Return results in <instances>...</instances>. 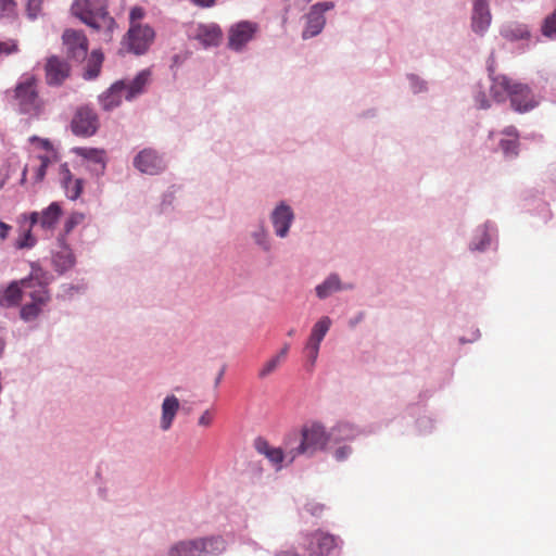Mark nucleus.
<instances>
[{"instance_id":"obj_26","label":"nucleus","mask_w":556,"mask_h":556,"mask_svg":"<svg viewBox=\"0 0 556 556\" xmlns=\"http://www.w3.org/2000/svg\"><path fill=\"white\" fill-rule=\"evenodd\" d=\"M125 80H117L110 86L99 97V103L104 111H112L122 104L123 94L125 96Z\"/></svg>"},{"instance_id":"obj_17","label":"nucleus","mask_w":556,"mask_h":556,"mask_svg":"<svg viewBox=\"0 0 556 556\" xmlns=\"http://www.w3.org/2000/svg\"><path fill=\"white\" fill-rule=\"evenodd\" d=\"M355 288L353 282L342 281L340 275L336 271L328 274L325 279L316 285L315 294L318 300L325 301L333 294L352 291Z\"/></svg>"},{"instance_id":"obj_27","label":"nucleus","mask_w":556,"mask_h":556,"mask_svg":"<svg viewBox=\"0 0 556 556\" xmlns=\"http://www.w3.org/2000/svg\"><path fill=\"white\" fill-rule=\"evenodd\" d=\"M223 36L222 28L215 23L199 24L194 39L198 40L204 48L217 47Z\"/></svg>"},{"instance_id":"obj_25","label":"nucleus","mask_w":556,"mask_h":556,"mask_svg":"<svg viewBox=\"0 0 556 556\" xmlns=\"http://www.w3.org/2000/svg\"><path fill=\"white\" fill-rule=\"evenodd\" d=\"M497 149L507 160H513L519 154V132L515 126H507L501 132Z\"/></svg>"},{"instance_id":"obj_51","label":"nucleus","mask_w":556,"mask_h":556,"mask_svg":"<svg viewBox=\"0 0 556 556\" xmlns=\"http://www.w3.org/2000/svg\"><path fill=\"white\" fill-rule=\"evenodd\" d=\"M61 288H62L63 296H73L76 293H84L86 290L85 285H73V283L62 285Z\"/></svg>"},{"instance_id":"obj_43","label":"nucleus","mask_w":556,"mask_h":556,"mask_svg":"<svg viewBox=\"0 0 556 556\" xmlns=\"http://www.w3.org/2000/svg\"><path fill=\"white\" fill-rule=\"evenodd\" d=\"M37 239L33 236L31 229L23 230L17 240L15 241L16 249H31L36 245Z\"/></svg>"},{"instance_id":"obj_1","label":"nucleus","mask_w":556,"mask_h":556,"mask_svg":"<svg viewBox=\"0 0 556 556\" xmlns=\"http://www.w3.org/2000/svg\"><path fill=\"white\" fill-rule=\"evenodd\" d=\"M490 94L495 102L509 99L511 109L520 114L528 113L539 106L541 97L533 92L525 83L516 81L506 75L490 74Z\"/></svg>"},{"instance_id":"obj_61","label":"nucleus","mask_w":556,"mask_h":556,"mask_svg":"<svg viewBox=\"0 0 556 556\" xmlns=\"http://www.w3.org/2000/svg\"><path fill=\"white\" fill-rule=\"evenodd\" d=\"M40 216H41V214L38 213V212H33V213L29 214L28 220H29V228L30 229H31V227H34L37 224L40 225Z\"/></svg>"},{"instance_id":"obj_64","label":"nucleus","mask_w":556,"mask_h":556,"mask_svg":"<svg viewBox=\"0 0 556 556\" xmlns=\"http://www.w3.org/2000/svg\"><path fill=\"white\" fill-rule=\"evenodd\" d=\"M98 495L103 500H108V490L103 486H100L98 489Z\"/></svg>"},{"instance_id":"obj_3","label":"nucleus","mask_w":556,"mask_h":556,"mask_svg":"<svg viewBox=\"0 0 556 556\" xmlns=\"http://www.w3.org/2000/svg\"><path fill=\"white\" fill-rule=\"evenodd\" d=\"M72 12L86 25L97 30H103L104 41L112 39V33L117 25L109 14L106 3L103 0H74Z\"/></svg>"},{"instance_id":"obj_5","label":"nucleus","mask_w":556,"mask_h":556,"mask_svg":"<svg viewBox=\"0 0 556 556\" xmlns=\"http://www.w3.org/2000/svg\"><path fill=\"white\" fill-rule=\"evenodd\" d=\"M21 283L25 288V298H29L30 302L21 307L20 316L24 321L29 323L40 315L43 306L49 302L50 295L47 286L34 273L29 277L21 279Z\"/></svg>"},{"instance_id":"obj_56","label":"nucleus","mask_w":556,"mask_h":556,"mask_svg":"<svg viewBox=\"0 0 556 556\" xmlns=\"http://www.w3.org/2000/svg\"><path fill=\"white\" fill-rule=\"evenodd\" d=\"M274 556H301L294 546H287L277 549Z\"/></svg>"},{"instance_id":"obj_59","label":"nucleus","mask_w":556,"mask_h":556,"mask_svg":"<svg viewBox=\"0 0 556 556\" xmlns=\"http://www.w3.org/2000/svg\"><path fill=\"white\" fill-rule=\"evenodd\" d=\"M365 312H357L354 316L350 318L349 326L354 328L356 325H358L365 319Z\"/></svg>"},{"instance_id":"obj_50","label":"nucleus","mask_w":556,"mask_h":556,"mask_svg":"<svg viewBox=\"0 0 556 556\" xmlns=\"http://www.w3.org/2000/svg\"><path fill=\"white\" fill-rule=\"evenodd\" d=\"M243 543L251 548L253 556H274V554H271L268 549L263 548L252 539H247L243 541Z\"/></svg>"},{"instance_id":"obj_52","label":"nucleus","mask_w":556,"mask_h":556,"mask_svg":"<svg viewBox=\"0 0 556 556\" xmlns=\"http://www.w3.org/2000/svg\"><path fill=\"white\" fill-rule=\"evenodd\" d=\"M318 357V350H307L304 356V367L307 371H311Z\"/></svg>"},{"instance_id":"obj_58","label":"nucleus","mask_w":556,"mask_h":556,"mask_svg":"<svg viewBox=\"0 0 556 556\" xmlns=\"http://www.w3.org/2000/svg\"><path fill=\"white\" fill-rule=\"evenodd\" d=\"M192 4L202 8L208 9L213 8L216 4V0H189Z\"/></svg>"},{"instance_id":"obj_4","label":"nucleus","mask_w":556,"mask_h":556,"mask_svg":"<svg viewBox=\"0 0 556 556\" xmlns=\"http://www.w3.org/2000/svg\"><path fill=\"white\" fill-rule=\"evenodd\" d=\"M14 99L21 114L38 118L45 111V100L39 96L38 78L31 73L20 76L14 87Z\"/></svg>"},{"instance_id":"obj_11","label":"nucleus","mask_w":556,"mask_h":556,"mask_svg":"<svg viewBox=\"0 0 556 556\" xmlns=\"http://www.w3.org/2000/svg\"><path fill=\"white\" fill-rule=\"evenodd\" d=\"M269 220L275 236L279 239H286L295 220L294 210L287 201L281 200L276 203L269 213Z\"/></svg>"},{"instance_id":"obj_42","label":"nucleus","mask_w":556,"mask_h":556,"mask_svg":"<svg viewBox=\"0 0 556 556\" xmlns=\"http://www.w3.org/2000/svg\"><path fill=\"white\" fill-rule=\"evenodd\" d=\"M286 352L287 350H280L279 353H277L268 362H266L263 368L260 370L258 376L261 378H265L266 376L270 375L278 367L279 364L285 362L287 357Z\"/></svg>"},{"instance_id":"obj_30","label":"nucleus","mask_w":556,"mask_h":556,"mask_svg":"<svg viewBox=\"0 0 556 556\" xmlns=\"http://www.w3.org/2000/svg\"><path fill=\"white\" fill-rule=\"evenodd\" d=\"M151 71L149 68L140 71L134 79L126 84L125 99L132 101L142 93H144L147 86L150 83Z\"/></svg>"},{"instance_id":"obj_40","label":"nucleus","mask_w":556,"mask_h":556,"mask_svg":"<svg viewBox=\"0 0 556 556\" xmlns=\"http://www.w3.org/2000/svg\"><path fill=\"white\" fill-rule=\"evenodd\" d=\"M409 90L413 94L427 93L429 91V83L415 73L406 74Z\"/></svg>"},{"instance_id":"obj_55","label":"nucleus","mask_w":556,"mask_h":556,"mask_svg":"<svg viewBox=\"0 0 556 556\" xmlns=\"http://www.w3.org/2000/svg\"><path fill=\"white\" fill-rule=\"evenodd\" d=\"M481 333L478 328L472 329L468 337H460L458 339L459 344H468V343H475L479 338Z\"/></svg>"},{"instance_id":"obj_35","label":"nucleus","mask_w":556,"mask_h":556,"mask_svg":"<svg viewBox=\"0 0 556 556\" xmlns=\"http://www.w3.org/2000/svg\"><path fill=\"white\" fill-rule=\"evenodd\" d=\"M40 227L46 230H51L58 224L62 208L60 203L52 202L48 207L41 211Z\"/></svg>"},{"instance_id":"obj_7","label":"nucleus","mask_w":556,"mask_h":556,"mask_svg":"<svg viewBox=\"0 0 556 556\" xmlns=\"http://www.w3.org/2000/svg\"><path fill=\"white\" fill-rule=\"evenodd\" d=\"M339 536L316 530L304 535L303 545L312 556H339L341 552Z\"/></svg>"},{"instance_id":"obj_33","label":"nucleus","mask_w":556,"mask_h":556,"mask_svg":"<svg viewBox=\"0 0 556 556\" xmlns=\"http://www.w3.org/2000/svg\"><path fill=\"white\" fill-rule=\"evenodd\" d=\"M532 85L540 92H556V68L544 67L539 70Z\"/></svg>"},{"instance_id":"obj_23","label":"nucleus","mask_w":556,"mask_h":556,"mask_svg":"<svg viewBox=\"0 0 556 556\" xmlns=\"http://www.w3.org/2000/svg\"><path fill=\"white\" fill-rule=\"evenodd\" d=\"M60 185L63 188L68 200H77L84 190V179L74 178L67 163H63L59 167Z\"/></svg>"},{"instance_id":"obj_32","label":"nucleus","mask_w":556,"mask_h":556,"mask_svg":"<svg viewBox=\"0 0 556 556\" xmlns=\"http://www.w3.org/2000/svg\"><path fill=\"white\" fill-rule=\"evenodd\" d=\"M199 556H217L226 549V541L220 535L197 539Z\"/></svg>"},{"instance_id":"obj_22","label":"nucleus","mask_w":556,"mask_h":556,"mask_svg":"<svg viewBox=\"0 0 556 556\" xmlns=\"http://www.w3.org/2000/svg\"><path fill=\"white\" fill-rule=\"evenodd\" d=\"M522 207L531 213L538 215L544 223H546L552 213L545 202L535 189H527L522 193Z\"/></svg>"},{"instance_id":"obj_12","label":"nucleus","mask_w":556,"mask_h":556,"mask_svg":"<svg viewBox=\"0 0 556 556\" xmlns=\"http://www.w3.org/2000/svg\"><path fill=\"white\" fill-rule=\"evenodd\" d=\"M99 116L93 108L83 105L77 108L71 122V129L79 137H91L99 129Z\"/></svg>"},{"instance_id":"obj_44","label":"nucleus","mask_w":556,"mask_h":556,"mask_svg":"<svg viewBox=\"0 0 556 556\" xmlns=\"http://www.w3.org/2000/svg\"><path fill=\"white\" fill-rule=\"evenodd\" d=\"M542 33L545 37L556 40V9L544 20Z\"/></svg>"},{"instance_id":"obj_13","label":"nucleus","mask_w":556,"mask_h":556,"mask_svg":"<svg viewBox=\"0 0 556 556\" xmlns=\"http://www.w3.org/2000/svg\"><path fill=\"white\" fill-rule=\"evenodd\" d=\"M154 36V29L149 25H130L125 42L130 52L136 55H142L153 42Z\"/></svg>"},{"instance_id":"obj_62","label":"nucleus","mask_w":556,"mask_h":556,"mask_svg":"<svg viewBox=\"0 0 556 556\" xmlns=\"http://www.w3.org/2000/svg\"><path fill=\"white\" fill-rule=\"evenodd\" d=\"M546 175L548 180L556 185V164H552L548 166Z\"/></svg>"},{"instance_id":"obj_14","label":"nucleus","mask_w":556,"mask_h":556,"mask_svg":"<svg viewBox=\"0 0 556 556\" xmlns=\"http://www.w3.org/2000/svg\"><path fill=\"white\" fill-rule=\"evenodd\" d=\"M45 80L49 87H61L71 76L70 64L58 55L47 58L45 66Z\"/></svg>"},{"instance_id":"obj_28","label":"nucleus","mask_w":556,"mask_h":556,"mask_svg":"<svg viewBox=\"0 0 556 556\" xmlns=\"http://www.w3.org/2000/svg\"><path fill=\"white\" fill-rule=\"evenodd\" d=\"M361 433L362 431L357 427L349 422H339L328 431L329 443L341 444L350 442L355 440Z\"/></svg>"},{"instance_id":"obj_8","label":"nucleus","mask_w":556,"mask_h":556,"mask_svg":"<svg viewBox=\"0 0 556 556\" xmlns=\"http://www.w3.org/2000/svg\"><path fill=\"white\" fill-rule=\"evenodd\" d=\"M132 166L140 174L157 176L166 170L167 160L165 153L154 148L147 147L138 151L134 156Z\"/></svg>"},{"instance_id":"obj_53","label":"nucleus","mask_w":556,"mask_h":556,"mask_svg":"<svg viewBox=\"0 0 556 556\" xmlns=\"http://www.w3.org/2000/svg\"><path fill=\"white\" fill-rule=\"evenodd\" d=\"M305 510L307 513H309L311 515L313 516H320L325 506L323 504H319V503H315V502H309L305 505Z\"/></svg>"},{"instance_id":"obj_19","label":"nucleus","mask_w":556,"mask_h":556,"mask_svg":"<svg viewBox=\"0 0 556 556\" xmlns=\"http://www.w3.org/2000/svg\"><path fill=\"white\" fill-rule=\"evenodd\" d=\"M471 29L475 34L483 36L490 28L492 14L488 0H471Z\"/></svg>"},{"instance_id":"obj_16","label":"nucleus","mask_w":556,"mask_h":556,"mask_svg":"<svg viewBox=\"0 0 556 556\" xmlns=\"http://www.w3.org/2000/svg\"><path fill=\"white\" fill-rule=\"evenodd\" d=\"M66 54L70 59L80 62L87 58L88 40L86 36L74 29H66L62 36Z\"/></svg>"},{"instance_id":"obj_9","label":"nucleus","mask_w":556,"mask_h":556,"mask_svg":"<svg viewBox=\"0 0 556 556\" xmlns=\"http://www.w3.org/2000/svg\"><path fill=\"white\" fill-rule=\"evenodd\" d=\"M498 243L497 226L492 220L478 225L471 233L468 242V250L471 253H485L496 250Z\"/></svg>"},{"instance_id":"obj_39","label":"nucleus","mask_w":556,"mask_h":556,"mask_svg":"<svg viewBox=\"0 0 556 556\" xmlns=\"http://www.w3.org/2000/svg\"><path fill=\"white\" fill-rule=\"evenodd\" d=\"M488 89L490 90V86L485 87L481 83H478L473 87L472 97L475 106L479 110H488L492 105V100H494L492 97L490 98L488 96Z\"/></svg>"},{"instance_id":"obj_18","label":"nucleus","mask_w":556,"mask_h":556,"mask_svg":"<svg viewBox=\"0 0 556 556\" xmlns=\"http://www.w3.org/2000/svg\"><path fill=\"white\" fill-rule=\"evenodd\" d=\"M72 151L88 162L87 169L91 175L97 177L104 175L108 160L103 149L75 147Z\"/></svg>"},{"instance_id":"obj_6","label":"nucleus","mask_w":556,"mask_h":556,"mask_svg":"<svg viewBox=\"0 0 556 556\" xmlns=\"http://www.w3.org/2000/svg\"><path fill=\"white\" fill-rule=\"evenodd\" d=\"M336 8L333 1H318L312 4L302 16L303 28L301 38L308 40L319 36L326 27V13Z\"/></svg>"},{"instance_id":"obj_15","label":"nucleus","mask_w":556,"mask_h":556,"mask_svg":"<svg viewBox=\"0 0 556 556\" xmlns=\"http://www.w3.org/2000/svg\"><path fill=\"white\" fill-rule=\"evenodd\" d=\"M51 263L54 270L61 275L72 269L76 264V256L66 243L64 236L58 238L56 247L51 251Z\"/></svg>"},{"instance_id":"obj_31","label":"nucleus","mask_w":556,"mask_h":556,"mask_svg":"<svg viewBox=\"0 0 556 556\" xmlns=\"http://www.w3.org/2000/svg\"><path fill=\"white\" fill-rule=\"evenodd\" d=\"M23 296H25V288L22 286L21 280L12 281L5 289L0 290V307L10 308L17 306Z\"/></svg>"},{"instance_id":"obj_46","label":"nucleus","mask_w":556,"mask_h":556,"mask_svg":"<svg viewBox=\"0 0 556 556\" xmlns=\"http://www.w3.org/2000/svg\"><path fill=\"white\" fill-rule=\"evenodd\" d=\"M20 51L17 40L8 39L5 41L0 40V56H9L16 54Z\"/></svg>"},{"instance_id":"obj_34","label":"nucleus","mask_w":556,"mask_h":556,"mask_svg":"<svg viewBox=\"0 0 556 556\" xmlns=\"http://www.w3.org/2000/svg\"><path fill=\"white\" fill-rule=\"evenodd\" d=\"M501 36L507 40L517 41L530 38V31L527 25L513 22L502 26Z\"/></svg>"},{"instance_id":"obj_21","label":"nucleus","mask_w":556,"mask_h":556,"mask_svg":"<svg viewBox=\"0 0 556 556\" xmlns=\"http://www.w3.org/2000/svg\"><path fill=\"white\" fill-rule=\"evenodd\" d=\"M249 237L253 245L262 253L269 254L273 252L275 241L264 219L251 226Z\"/></svg>"},{"instance_id":"obj_47","label":"nucleus","mask_w":556,"mask_h":556,"mask_svg":"<svg viewBox=\"0 0 556 556\" xmlns=\"http://www.w3.org/2000/svg\"><path fill=\"white\" fill-rule=\"evenodd\" d=\"M43 0H28L26 4L27 17L35 21L41 13Z\"/></svg>"},{"instance_id":"obj_38","label":"nucleus","mask_w":556,"mask_h":556,"mask_svg":"<svg viewBox=\"0 0 556 556\" xmlns=\"http://www.w3.org/2000/svg\"><path fill=\"white\" fill-rule=\"evenodd\" d=\"M168 556H199L197 541H180L174 544L168 551Z\"/></svg>"},{"instance_id":"obj_45","label":"nucleus","mask_w":556,"mask_h":556,"mask_svg":"<svg viewBox=\"0 0 556 556\" xmlns=\"http://www.w3.org/2000/svg\"><path fill=\"white\" fill-rule=\"evenodd\" d=\"M333 445L334 444H330L328 447L333 446ZM337 445H338V447L334 448V451L332 453L333 458L339 463H342V462H345L346 459H349V457L353 453L352 446L346 443H341V444H337Z\"/></svg>"},{"instance_id":"obj_2","label":"nucleus","mask_w":556,"mask_h":556,"mask_svg":"<svg viewBox=\"0 0 556 556\" xmlns=\"http://www.w3.org/2000/svg\"><path fill=\"white\" fill-rule=\"evenodd\" d=\"M285 444L288 448L289 463L299 456L313 457L317 452L325 451L330 445L328 431L320 422L305 424L301 428L300 438L290 434Z\"/></svg>"},{"instance_id":"obj_10","label":"nucleus","mask_w":556,"mask_h":556,"mask_svg":"<svg viewBox=\"0 0 556 556\" xmlns=\"http://www.w3.org/2000/svg\"><path fill=\"white\" fill-rule=\"evenodd\" d=\"M257 31L258 24L252 21H240L232 24L228 28V49L236 53L243 52Z\"/></svg>"},{"instance_id":"obj_41","label":"nucleus","mask_w":556,"mask_h":556,"mask_svg":"<svg viewBox=\"0 0 556 556\" xmlns=\"http://www.w3.org/2000/svg\"><path fill=\"white\" fill-rule=\"evenodd\" d=\"M0 17L14 22L17 17V3L15 0H0Z\"/></svg>"},{"instance_id":"obj_54","label":"nucleus","mask_w":556,"mask_h":556,"mask_svg":"<svg viewBox=\"0 0 556 556\" xmlns=\"http://www.w3.org/2000/svg\"><path fill=\"white\" fill-rule=\"evenodd\" d=\"M144 10L141 7H134L129 12L130 25H137L136 22L143 18Z\"/></svg>"},{"instance_id":"obj_48","label":"nucleus","mask_w":556,"mask_h":556,"mask_svg":"<svg viewBox=\"0 0 556 556\" xmlns=\"http://www.w3.org/2000/svg\"><path fill=\"white\" fill-rule=\"evenodd\" d=\"M84 219V215L80 213H74L70 217L66 218L64 223V233L62 236L68 235L79 223Z\"/></svg>"},{"instance_id":"obj_49","label":"nucleus","mask_w":556,"mask_h":556,"mask_svg":"<svg viewBox=\"0 0 556 556\" xmlns=\"http://www.w3.org/2000/svg\"><path fill=\"white\" fill-rule=\"evenodd\" d=\"M39 160H40V164L39 166L35 169V181L36 182H40L43 180L46 174H47V168L49 166V163H50V159L48 156H39Z\"/></svg>"},{"instance_id":"obj_57","label":"nucleus","mask_w":556,"mask_h":556,"mask_svg":"<svg viewBox=\"0 0 556 556\" xmlns=\"http://www.w3.org/2000/svg\"><path fill=\"white\" fill-rule=\"evenodd\" d=\"M213 416L210 409L203 412V414L198 419V425L202 427H208L212 424Z\"/></svg>"},{"instance_id":"obj_60","label":"nucleus","mask_w":556,"mask_h":556,"mask_svg":"<svg viewBox=\"0 0 556 556\" xmlns=\"http://www.w3.org/2000/svg\"><path fill=\"white\" fill-rule=\"evenodd\" d=\"M11 230V226L5 224L4 222L0 220V239L5 240L9 236V232Z\"/></svg>"},{"instance_id":"obj_37","label":"nucleus","mask_w":556,"mask_h":556,"mask_svg":"<svg viewBox=\"0 0 556 556\" xmlns=\"http://www.w3.org/2000/svg\"><path fill=\"white\" fill-rule=\"evenodd\" d=\"M102 62L103 53L99 50H93L87 60V64L83 73V78L85 80L96 79L100 74Z\"/></svg>"},{"instance_id":"obj_20","label":"nucleus","mask_w":556,"mask_h":556,"mask_svg":"<svg viewBox=\"0 0 556 556\" xmlns=\"http://www.w3.org/2000/svg\"><path fill=\"white\" fill-rule=\"evenodd\" d=\"M254 447L257 453L264 455L268 462L275 467L276 471H279L283 468L285 459L290 460V456H288V448L283 451L281 447L271 446L267 440L262 437H257L254 440ZM285 447H287L285 445Z\"/></svg>"},{"instance_id":"obj_24","label":"nucleus","mask_w":556,"mask_h":556,"mask_svg":"<svg viewBox=\"0 0 556 556\" xmlns=\"http://www.w3.org/2000/svg\"><path fill=\"white\" fill-rule=\"evenodd\" d=\"M420 406L417 404L407 407L405 415L394 419L396 425L408 424L415 420L416 430L419 434H428L434 428V420L428 415H420L415 419L416 415L420 412Z\"/></svg>"},{"instance_id":"obj_63","label":"nucleus","mask_w":556,"mask_h":556,"mask_svg":"<svg viewBox=\"0 0 556 556\" xmlns=\"http://www.w3.org/2000/svg\"><path fill=\"white\" fill-rule=\"evenodd\" d=\"M225 371H226V365H223L220 370L218 371L216 378H215V381H214V387L217 388L225 375Z\"/></svg>"},{"instance_id":"obj_29","label":"nucleus","mask_w":556,"mask_h":556,"mask_svg":"<svg viewBox=\"0 0 556 556\" xmlns=\"http://www.w3.org/2000/svg\"><path fill=\"white\" fill-rule=\"evenodd\" d=\"M180 402L174 394L166 395L161 405L160 428L167 431L172 428L175 417L179 410Z\"/></svg>"},{"instance_id":"obj_36","label":"nucleus","mask_w":556,"mask_h":556,"mask_svg":"<svg viewBox=\"0 0 556 556\" xmlns=\"http://www.w3.org/2000/svg\"><path fill=\"white\" fill-rule=\"evenodd\" d=\"M331 324V319L328 316H324L313 326L308 339V348H319Z\"/></svg>"}]
</instances>
